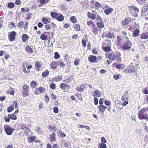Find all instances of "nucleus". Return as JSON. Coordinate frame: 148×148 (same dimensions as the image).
Instances as JSON below:
<instances>
[{"label":"nucleus","instance_id":"1","mask_svg":"<svg viewBox=\"0 0 148 148\" xmlns=\"http://www.w3.org/2000/svg\"><path fill=\"white\" fill-rule=\"evenodd\" d=\"M148 107L144 108L140 111L138 114V116L140 119H146L148 121Z\"/></svg>","mask_w":148,"mask_h":148},{"label":"nucleus","instance_id":"2","mask_svg":"<svg viewBox=\"0 0 148 148\" xmlns=\"http://www.w3.org/2000/svg\"><path fill=\"white\" fill-rule=\"evenodd\" d=\"M124 37L126 39L127 41L124 42L121 47L123 51H129L132 47V42L129 40L128 37L125 36Z\"/></svg>","mask_w":148,"mask_h":148},{"label":"nucleus","instance_id":"3","mask_svg":"<svg viewBox=\"0 0 148 148\" xmlns=\"http://www.w3.org/2000/svg\"><path fill=\"white\" fill-rule=\"evenodd\" d=\"M129 8L130 14L134 17H137L139 12V9L136 6H130Z\"/></svg>","mask_w":148,"mask_h":148},{"label":"nucleus","instance_id":"4","mask_svg":"<svg viewBox=\"0 0 148 148\" xmlns=\"http://www.w3.org/2000/svg\"><path fill=\"white\" fill-rule=\"evenodd\" d=\"M29 88V87L27 84H24L23 86L22 92L23 96L26 97L28 95Z\"/></svg>","mask_w":148,"mask_h":148},{"label":"nucleus","instance_id":"5","mask_svg":"<svg viewBox=\"0 0 148 148\" xmlns=\"http://www.w3.org/2000/svg\"><path fill=\"white\" fill-rule=\"evenodd\" d=\"M114 60L117 62H121L122 60L121 54L120 53L116 52L115 53Z\"/></svg>","mask_w":148,"mask_h":148},{"label":"nucleus","instance_id":"6","mask_svg":"<svg viewBox=\"0 0 148 148\" xmlns=\"http://www.w3.org/2000/svg\"><path fill=\"white\" fill-rule=\"evenodd\" d=\"M50 32H45L42 33L40 36V38L43 40H47L48 36L50 34Z\"/></svg>","mask_w":148,"mask_h":148},{"label":"nucleus","instance_id":"7","mask_svg":"<svg viewBox=\"0 0 148 148\" xmlns=\"http://www.w3.org/2000/svg\"><path fill=\"white\" fill-rule=\"evenodd\" d=\"M16 33L14 31H12L10 33L8 36V38L10 41H12L14 40L16 36Z\"/></svg>","mask_w":148,"mask_h":148},{"label":"nucleus","instance_id":"8","mask_svg":"<svg viewBox=\"0 0 148 148\" xmlns=\"http://www.w3.org/2000/svg\"><path fill=\"white\" fill-rule=\"evenodd\" d=\"M115 53L112 52L110 53H106V57L108 58L111 60H114Z\"/></svg>","mask_w":148,"mask_h":148},{"label":"nucleus","instance_id":"9","mask_svg":"<svg viewBox=\"0 0 148 148\" xmlns=\"http://www.w3.org/2000/svg\"><path fill=\"white\" fill-rule=\"evenodd\" d=\"M14 129L10 127H7L5 130V132L8 135H11L14 132Z\"/></svg>","mask_w":148,"mask_h":148},{"label":"nucleus","instance_id":"10","mask_svg":"<svg viewBox=\"0 0 148 148\" xmlns=\"http://www.w3.org/2000/svg\"><path fill=\"white\" fill-rule=\"evenodd\" d=\"M42 63L41 62L36 61L35 63V67L36 70L38 71L42 67Z\"/></svg>","mask_w":148,"mask_h":148},{"label":"nucleus","instance_id":"11","mask_svg":"<svg viewBox=\"0 0 148 148\" xmlns=\"http://www.w3.org/2000/svg\"><path fill=\"white\" fill-rule=\"evenodd\" d=\"M85 84H84L81 85L79 87H77L76 89L78 92H82L84 91V90L85 89Z\"/></svg>","mask_w":148,"mask_h":148},{"label":"nucleus","instance_id":"12","mask_svg":"<svg viewBox=\"0 0 148 148\" xmlns=\"http://www.w3.org/2000/svg\"><path fill=\"white\" fill-rule=\"evenodd\" d=\"M106 37L109 38H113L115 36L114 33L111 31H109L108 33L106 35Z\"/></svg>","mask_w":148,"mask_h":148},{"label":"nucleus","instance_id":"13","mask_svg":"<svg viewBox=\"0 0 148 148\" xmlns=\"http://www.w3.org/2000/svg\"><path fill=\"white\" fill-rule=\"evenodd\" d=\"M58 66V61H53L50 64V67L53 69H56Z\"/></svg>","mask_w":148,"mask_h":148},{"label":"nucleus","instance_id":"14","mask_svg":"<svg viewBox=\"0 0 148 148\" xmlns=\"http://www.w3.org/2000/svg\"><path fill=\"white\" fill-rule=\"evenodd\" d=\"M128 69H129V73H130L132 72H135L136 70V67L134 66H128Z\"/></svg>","mask_w":148,"mask_h":148},{"label":"nucleus","instance_id":"15","mask_svg":"<svg viewBox=\"0 0 148 148\" xmlns=\"http://www.w3.org/2000/svg\"><path fill=\"white\" fill-rule=\"evenodd\" d=\"M89 61L92 62H95L97 60L96 57L94 56H90L88 57Z\"/></svg>","mask_w":148,"mask_h":148},{"label":"nucleus","instance_id":"16","mask_svg":"<svg viewBox=\"0 0 148 148\" xmlns=\"http://www.w3.org/2000/svg\"><path fill=\"white\" fill-rule=\"evenodd\" d=\"M88 16L90 19L94 20L96 18V15L95 14H91L90 12L88 13Z\"/></svg>","mask_w":148,"mask_h":148},{"label":"nucleus","instance_id":"17","mask_svg":"<svg viewBox=\"0 0 148 148\" xmlns=\"http://www.w3.org/2000/svg\"><path fill=\"white\" fill-rule=\"evenodd\" d=\"M131 21V19L129 17H127L122 22V23L124 25H126L128 24Z\"/></svg>","mask_w":148,"mask_h":148},{"label":"nucleus","instance_id":"18","mask_svg":"<svg viewBox=\"0 0 148 148\" xmlns=\"http://www.w3.org/2000/svg\"><path fill=\"white\" fill-rule=\"evenodd\" d=\"M71 142L69 140H64V145L66 147L68 148L71 146Z\"/></svg>","mask_w":148,"mask_h":148},{"label":"nucleus","instance_id":"19","mask_svg":"<svg viewBox=\"0 0 148 148\" xmlns=\"http://www.w3.org/2000/svg\"><path fill=\"white\" fill-rule=\"evenodd\" d=\"M98 107L99 108V111L101 112H103L107 108V107L103 105H101L99 106Z\"/></svg>","mask_w":148,"mask_h":148},{"label":"nucleus","instance_id":"20","mask_svg":"<svg viewBox=\"0 0 148 148\" xmlns=\"http://www.w3.org/2000/svg\"><path fill=\"white\" fill-rule=\"evenodd\" d=\"M60 87L61 88L63 89H65L66 88L68 89L70 88V87L68 84L64 83L61 84L60 85Z\"/></svg>","mask_w":148,"mask_h":148},{"label":"nucleus","instance_id":"21","mask_svg":"<svg viewBox=\"0 0 148 148\" xmlns=\"http://www.w3.org/2000/svg\"><path fill=\"white\" fill-rule=\"evenodd\" d=\"M141 38L144 39L148 38V33L147 32L143 33L141 36Z\"/></svg>","mask_w":148,"mask_h":148},{"label":"nucleus","instance_id":"22","mask_svg":"<svg viewBox=\"0 0 148 148\" xmlns=\"http://www.w3.org/2000/svg\"><path fill=\"white\" fill-rule=\"evenodd\" d=\"M64 18L62 14H58L56 19L58 21H62L64 20Z\"/></svg>","mask_w":148,"mask_h":148},{"label":"nucleus","instance_id":"23","mask_svg":"<svg viewBox=\"0 0 148 148\" xmlns=\"http://www.w3.org/2000/svg\"><path fill=\"white\" fill-rule=\"evenodd\" d=\"M139 32L140 31L138 29H136L134 31V32L132 34V36L134 37H136L137 36H138Z\"/></svg>","mask_w":148,"mask_h":148},{"label":"nucleus","instance_id":"24","mask_svg":"<svg viewBox=\"0 0 148 148\" xmlns=\"http://www.w3.org/2000/svg\"><path fill=\"white\" fill-rule=\"evenodd\" d=\"M26 51L28 53H32L33 51L32 48L29 46H27L25 49Z\"/></svg>","mask_w":148,"mask_h":148},{"label":"nucleus","instance_id":"25","mask_svg":"<svg viewBox=\"0 0 148 148\" xmlns=\"http://www.w3.org/2000/svg\"><path fill=\"white\" fill-rule=\"evenodd\" d=\"M29 36L26 34H23L22 37V40L23 42H25L28 39Z\"/></svg>","mask_w":148,"mask_h":148},{"label":"nucleus","instance_id":"26","mask_svg":"<svg viewBox=\"0 0 148 148\" xmlns=\"http://www.w3.org/2000/svg\"><path fill=\"white\" fill-rule=\"evenodd\" d=\"M64 59L66 63H69L70 57L69 55L67 54H65L64 56Z\"/></svg>","mask_w":148,"mask_h":148},{"label":"nucleus","instance_id":"27","mask_svg":"<svg viewBox=\"0 0 148 148\" xmlns=\"http://www.w3.org/2000/svg\"><path fill=\"white\" fill-rule=\"evenodd\" d=\"M37 85V84L36 82L33 80L31 82L30 84V86L31 87L34 88Z\"/></svg>","mask_w":148,"mask_h":148},{"label":"nucleus","instance_id":"28","mask_svg":"<svg viewBox=\"0 0 148 148\" xmlns=\"http://www.w3.org/2000/svg\"><path fill=\"white\" fill-rule=\"evenodd\" d=\"M37 89L40 92V93H43L45 91V88L43 87L40 86L39 88H37Z\"/></svg>","mask_w":148,"mask_h":148},{"label":"nucleus","instance_id":"29","mask_svg":"<svg viewBox=\"0 0 148 148\" xmlns=\"http://www.w3.org/2000/svg\"><path fill=\"white\" fill-rule=\"evenodd\" d=\"M121 36H117V40L118 42V44L119 45H120L122 42L123 41V39L120 37Z\"/></svg>","mask_w":148,"mask_h":148},{"label":"nucleus","instance_id":"30","mask_svg":"<svg viewBox=\"0 0 148 148\" xmlns=\"http://www.w3.org/2000/svg\"><path fill=\"white\" fill-rule=\"evenodd\" d=\"M58 136H60L62 138H64L66 136L65 134L62 133L60 130H58L57 132Z\"/></svg>","mask_w":148,"mask_h":148},{"label":"nucleus","instance_id":"31","mask_svg":"<svg viewBox=\"0 0 148 148\" xmlns=\"http://www.w3.org/2000/svg\"><path fill=\"white\" fill-rule=\"evenodd\" d=\"M97 25L98 27L101 28H103L104 27V25L103 22H98L97 23Z\"/></svg>","mask_w":148,"mask_h":148},{"label":"nucleus","instance_id":"32","mask_svg":"<svg viewBox=\"0 0 148 148\" xmlns=\"http://www.w3.org/2000/svg\"><path fill=\"white\" fill-rule=\"evenodd\" d=\"M70 20L71 21L74 23H76L77 22L76 17L75 16L71 17Z\"/></svg>","mask_w":148,"mask_h":148},{"label":"nucleus","instance_id":"33","mask_svg":"<svg viewBox=\"0 0 148 148\" xmlns=\"http://www.w3.org/2000/svg\"><path fill=\"white\" fill-rule=\"evenodd\" d=\"M113 10L111 8H109L107 10H105V13L107 15L108 14L110 13L111 12L113 11Z\"/></svg>","mask_w":148,"mask_h":148},{"label":"nucleus","instance_id":"34","mask_svg":"<svg viewBox=\"0 0 148 148\" xmlns=\"http://www.w3.org/2000/svg\"><path fill=\"white\" fill-rule=\"evenodd\" d=\"M49 129L51 131L56 132L57 130L56 127L54 125H52L49 127Z\"/></svg>","mask_w":148,"mask_h":148},{"label":"nucleus","instance_id":"35","mask_svg":"<svg viewBox=\"0 0 148 148\" xmlns=\"http://www.w3.org/2000/svg\"><path fill=\"white\" fill-rule=\"evenodd\" d=\"M92 31L93 33L95 35H96L98 33V28L97 27L92 28Z\"/></svg>","mask_w":148,"mask_h":148},{"label":"nucleus","instance_id":"36","mask_svg":"<svg viewBox=\"0 0 148 148\" xmlns=\"http://www.w3.org/2000/svg\"><path fill=\"white\" fill-rule=\"evenodd\" d=\"M42 21L45 24H47L49 23L48 20L46 18L43 17L42 20Z\"/></svg>","mask_w":148,"mask_h":148},{"label":"nucleus","instance_id":"37","mask_svg":"<svg viewBox=\"0 0 148 148\" xmlns=\"http://www.w3.org/2000/svg\"><path fill=\"white\" fill-rule=\"evenodd\" d=\"M49 72L48 70H46L43 72L42 73V76L43 77H45L49 74Z\"/></svg>","mask_w":148,"mask_h":148},{"label":"nucleus","instance_id":"38","mask_svg":"<svg viewBox=\"0 0 148 148\" xmlns=\"http://www.w3.org/2000/svg\"><path fill=\"white\" fill-rule=\"evenodd\" d=\"M14 4L13 2H10L8 4V7L11 9L14 8Z\"/></svg>","mask_w":148,"mask_h":148},{"label":"nucleus","instance_id":"39","mask_svg":"<svg viewBox=\"0 0 148 148\" xmlns=\"http://www.w3.org/2000/svg\"><path fill=\"white\" fill-rule=\"evenodd\" d=\"M22 70L25 73H28L30 71L27 69H26L25 65L23 64L22 67Z\"/></svg>","mask_w":148,"mask_h":148},{"label":"nucleus","instance_id":"40","mask_svg":"<svg viewBox=\"0 0 148 148\" xmlns=\"http://www.w3.org/2000/svg\"><path fill=\"white\" fill-rule=\"evenodd\" d=\"M36 132L38 134H41L42 133L41 129L38 126L36 127Z\"/></svg>","mask_w":148,"mask_h":148},{"label":"nucleus","instance_id":"41","mask_svg":"<svg viewBox=\"0 0 148 148\" xmlns=\"http://www.w3.org/2000/svg\"><path fill=\"white\" fill-rule=\"evenodd\" d=\"M9 116H10V118L12 119L15 120L17 119L16 116L14 115V114H9Z\"/></svg>","mask_w":148,"mask_h":148},{"label":"nucleus","instance_id":"42","mask_svg":"<svg viewBox=\"0 0 148 148\" xmlns=\"http://www.w3.org/2000/svg\"><path fill=\"white\" fill-rule=\"evenodd\" d=\"M95 93V95L98 97H100L101 96V92H100L98 90H96Z\"/></svg>","mask_w":148,"mask_h":148},{"label":"nucleus","instance_id":"43","mask_svg":"<svg viewBox=\"0 0 148 148\" xmlns=\"http://www.w3.org/2000/svg\"><path fill=\"white\" fill-rule=\"evenodd\" d=\"M128 93V92L127 91H126L123 95V96L125 97V99L126 100H128L129 99V96Z\"/></svg>","mask_w":148,"mask_h":148},{"label":"nucleus","instance_id":"44","mask_svg":"<svg viewBox=\"0 0 148 148\" xmlns=\"http://www.w3.org/2000/svg\"><path fill=\"white\" fill-rule=\"evenodd\" d=\"M58 66H60L63 68H64L66 66V64L64 62H58Z\"/></svg>","mask_w":148,"mask_h":148},{"label":"nucleus","instance_id":"45","mask_svg":"<svg viewBox=\"0 0 148 148\" xmlns=\"http://www.w3.org/2000/svg\"><path fill=\"white\" fill-rule=\"evenodd\" d=\"M103 50L105 52H108L110 51L111 50V49L109 47H106L103 48Z\"/></svg>","mask_w":148,"mask_h":148},{"label":"nucleus","instance_id":"46","mask_svg":"<svg viewBox=\"0 0 148 148\" xmlns=\"http://www.w3.org/2000/svg\"><path fill=\"white\" fill-rule=\"evenodd\" d=\"M51 15L52 17L53 18H55L56 19L58 14L54 12H52L51 13Z\"/></svg>","mask_w":148,"mask_h":148},{"label":"nucleus","instance_id":"47","mask_svg":"<svg viewBox=\"0 0 148 148\" xmlns=\"http://www.w3.org/2000/svg\"><path fill=\"white\" fill-rule=\"evenodd\" d=\"M116 68L119 69H123L124 68V65L123 64H118L116 66Z\"/></svg>","mask_w":148,"mask_h":148},{"label":"nucleus","instance_id":"48","mask_svg":"<svg viewBox=\"0 0 148 148\" xmlns=\"http://www.w3.org/2000/svg\"><path fill=\"white\" fill-rule=\"evenodd\" d=\"M106 144L103 143L99 144V146L98 147L100 148H106Z\"/></svg>","mask_w":148,"mask_h":148},{"label":"nucleus","instance_id":"49","mask_svg":"<svg viewBox=\"0 0 148 148\" xmlns=\"http://www.w3.org/2000/svg\"><path fill=\"white\" fill-rule=\"evenodd\" d=\"M45 28L46 30H49L51 29V26L50 25V24H46L45 25Z\"/></svg>","mask_w":148,"mask_h":148},{"label":"nucleus","instance_id":"50","mask_svg":"<svg viewBox=\"0 0 148 148\" xmlns=\"http://www.w3.org/2000/svg\"><path fill=\"white\" fill-rule=\"evenodd\" d=\"M75 28L77 31H80V25L78 24H76L75 25Z\"/></svg>","mask_w":148,"mask_h":148},{"label":"nucleus","instance_id":"51","mask_svg":"<svg viewBox=\"0 0 148 148\" xmlns=\"http://www.w3.org/2000/svg\"><path fill=\"white\" fill-rule=\"evenodd\" d=\"M49 87L53 90H54L56 88V85L54 83H51L49 85Z\"/></svg>","mask_w":148,"mask_h":148},{"label":"nucleus","instance_id":"52","mask_svg":"<svg viewBox=\"0 0 148 148\" xmlns=\"http://www.w3.org/2000/svg\"><path fill=\"white\" fill-rule=\"evenodd\" d=\"M96 21L97 22H102V19L99 16L97 15V17H96Z\"/></svg>","mask_w":148,"mask_h":148},{"label":"nucleus","instance_id":"53","mask_svg":"<svg viewBox=\"0 0 148 148\" xmlns=\"http://www.w3.org/2000/svg\"><path fill=\"white\" fill-rule=\"evenodd\" d=\"M24 24V22L23 21H21L20 22L18 23V25H17V27H19V28L22 27V25H23Z\"/></svg>","mask_w":148,"mask_h":148},{"label":"nucleus","instance_id":"54","mask_svg":"<svg viewBox=\"0 0 148 148\" xmlns=\"http://www.w3.org/2000/svg\"><path fill=\"white\" fill-rule=\"evenodd\" d=\"M14 109L13 106H11L9 107V108L8 109V111L9 112H10L12 111Z\"/></svg>","mask_w":148,"mask_h":148},{"label":"nucleus","instance_id":"55","mask_svg":"<svg viewBox=\"0 0 148 148\" xmlns=\"http://www.w3.org/2000/svg\"><path fill=\"white\" fill-rule=\"evenodd\" d=\"M79 62L80 60L79 59H75L74 62V64L75 65H78L79 63Z\"/></svg>","mask_w":148,"mask_h":148},{"label":"nucleus","instance_id":"56","mask_svg":"<svg viewBox=\"0 0 148 148\" xmlns=\"http://www.w3.org/2000/svg\"><path fill=\"white\" fill-rule=\"evenodd\" d=\"M60 57V55L57 52H56L55 53L54 58L55 59H57L59 58Z\"/></svg>","mask_w":148,"mask_h":148},{"label":"nucleus","instance_id":"57","mask_svg":"<svg viewBox=\"0 0 148 148\" xmlns=\"http://www.w3.org/2000/svg\"><path fill=\"white\" fill-rule=\"evenodd\" d=\"M53 111L55 113H58L59 111L58 107H54L53 108Z\"/></svg>","mask_w":148,"mask_h":148},{"label":"nucleus","instance_id":"58","mask_svg":"<svg viewBox=\"0 0 148 148\" xmlns=\"http://www.w3.org/2000/svg\"><path fill=\"white\" fill-rule=\"evenodd\" d=\"M32 16V14H30L28 13L27 14V16L26 17V19L27 20L30 19L31 18V16Z\"/></svg>","mask_w":148,"mask_h":148},{"label":"nucleus","instance_id":"59","mask_svg":"<svg viewBox=\"0 0 148 148\" xmlns=\"http://www.w3.org/2000/svg\"><path fill=\"white\" fill-rule=\"evenodd\" d=\"M55 134L53 133L50 136L49 139H55Z\"/></svg>","mask_w":148,"mask_h":148},{"label":"nucleus","instance_id":"60","mask_svg":"<svg viewBox=\"0 0 148 148\" xmlns=\"http://www.w3.org/2000/svg\"><path fill=\"white\" fill-rule=\"evenodd\" d=\"M138 3L140 4H142L144 3V0H136Z\"/></svg>","mask_w":148,"mask_h":148},{"label":"nucleus","instance_id":"61","mask_svg":"<svg viewBox=\"0 0 148 148\" xmlns=\"http://www.w3.org/2000/svg\"><path fill=\"white\" fill-rule=\"evenodd\" d=\"M9 118H10V117L9 116V115L8 116H6L4 119L5 121L7 122H9L10 121V119Z\"/></svg>","mask_w":148,"mask_h":148},{"label":"nucleus","instance_id":"62","mask_svg":"<svg viewBox=\"0 0 148 148\" xmlns=\"http://www.w3.org/2000/svg\"><path fill=\"white\" fill-rule=\"evenodd\" d=\"M52 99H55L56 98V95H54L53 93L51 94L50 95Z\"/></svg>","mask_w":148,"mask_h":148},{"label":"nucleus","instance_id":"63","mask_svg":"<svg viewBox=\"0 0 148 148\" xmlns=\"http://www.w3.org/2000/svg\"><path fill=\"white\" fill-rule=\"evenodd\" d=\"M94 100L95 104L96 105H97V104H98V99L97 98L95 97L94 98Z\"/></svg>","mask_w":148,"mask_h":148},{"label":"nucleus","instance_id":"64","mask_svg":"<svg viewBox=\"0 0 148 148\" xmlns=\"http://www.w3.org/2000/svg\"><path fill=\"white\" fill-rule=\"evenodd\" d=\"M143 92L145 94H148V90L145 88L143 89Z\"/></svg>","mask_w":148,"mask_h":148}]
</instances>
